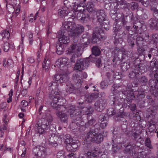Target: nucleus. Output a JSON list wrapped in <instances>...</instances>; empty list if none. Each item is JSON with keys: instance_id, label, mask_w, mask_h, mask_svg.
Listing matches in <instances>:
<instances>
[{"instance_id": "nucleus-1", "label": "nucleus", "mask_w": 158, "mask_h": 158, "mask_svg": "<svg viewBox=\"0 0 158 158\" xmlns=\"http://www.w3.org/2000/svg\"><path fill=\"white\" fill-rule=\"evenodd\" d=\"M64 27L69 31V35L71 37H77L82 33L84 31V27L81 25L76 26L75 24L72 22L64 23Z\"/></svg>"}, {"instance_id": "nucleus-2", "label": "nucleus", "mask_w": 158, "mask_h": 158, "mask_svg": "<svg viewBox=\"0 0 158 158\" xmlns=\"http://www.w3.org/2000/svg\"><path fill=\"white\" fill-rule=\"evenodd\" d=\"M52 121V118L49 114H46L39 121L37 128L38 133L43 134L45 130L48 129Z\"/></svg>"}, {"instance_id": "nucleus-3", "label": "nucleus", "mask_w": 158, "mask_h": 158, "mask_svg": "<svg viewBox=\"0 0 158 158\" xmlns=\"http://www.w3.org/2000/svg\"><path fill=\"white\" fill-rule=\"evenodd\" d=\"M123 94L127 96V98L131 100L135 99L138 101V104H140L139 102L145 97V95L142 93V94H139L138 92H135L131 88H128L126 89V90L122 91Z\"/></svg>"}, {"instance_id": "nucleus-4", "label": "nucleus", "mask_w": 158, "mask_h": 158, "mask_svg": "<svg viewBox=\"0 0 158 158\" xmlns=\"http://www.w3.org/2000/svg\"><path fill=\"white\" fill-rule=\"evenodd\" d=\"M149 75L151 77L154 76L155 79H150L149 81V85L152 89H155L153 93L158 94V69L151 72Z\"/></svg>"}, {"instance_id": "nucleus-5", "label": "nucleus", "mask_w": 158, "mask_h": 158, "mask_svg": "<svg viewBox=\"0 0 158 158\" xmlns=\"http://www.w3.org/2000/svg\"><path fill=\"white\" fill-rule=\"evenodd\" d=\"M85 123L82 119L78 120L73 118L72 123L70 124V126L72 130H75L77 131L79 130L81 131L85 128Z\"/></svg>"}, {"instance_id": "nucleus-6", "label": "nucleus", "mask_w": 158, "mask_h": 158, "mask_svg": "<svg viewBox=\"0 0 158 158\" xmlns=\"http://www.w3.org/2000/svg\"><path fill=\"white\" fill-rule=\"evenodd\" d=\"M85 139L87 141L94 142L99 143L103 140L102 135L101 133L97 134L96 133L89 132L87 134Z\"/></svg>"}, {"instance_id": "nucleus-7", "label": "nucleus", "mask_w": 158, "mask_h": 158, "mask_svg": "<svg viewBox=\"0 0 158 158\" xmlns=\"http://www.w3.org/2000/svg\"><path fill=\"white\" fill-rule=\"evenodd\" d=\"M89 59L90 57L77 60L74 67L75 69L79 71H81L87 68L89 64Z\"/></svg>"}, {"instance_id": "nucleus-8", "label": "nucleus", "mask_w": 158, "mask_h": 158, "mask_svg": "<svg viewBox=\"0 0 158 158\" xmlns=\"http://www.w3.org/2000/svg\"><path fill=\"white\" fill-rule=\"evenodd\" d=\"M69 31L68 30L65 29L64 27V24H63L61 29L58 32L57 36V37L59 38V40L60 43L66 44L69 42V37L64 35L66 32H68L69 34Z\"/></svg>"}, {"instance_id": "nucleus-9", "label": "nucleus", "mask_w": 158, "mask_h": 158, "mask_svg": "<svg viewBox=\"0 0 158 158\" xmlns=\"http://www.w3.org/2000/svg\"><path fill=\"white\" fill-rule=\"evenodd\" d=\"M140 61L137 60H135L134 61V69L135 71L132 70L129 73V77L130 78H133L136 76L138 74L139 75L142 74L141 69V68L142 66V64H140Z\"/></svg>"}, {"instance_id": "nucleus-10", "label": "nucleus", "mask_w": 158, "mask_h": 158, "mask_svg": "<svg viewBox=\"0 0 158 158\" xmlns=\"http://www.w3.org/2000/svg\"><path fill=\"white\" fill-rule=\"evenodd\" d=\"M32 153L35 156L42 158L47 154L46 149L43 146H36L33 149Z\"/></svg>"}, {"instance_id": "nucleus-11", "label": "nucleus", "mask_w": 158, "mask_h": 158, "mask_svg": "<svg viewBox=\"0 0 158 158\" xmlns=\"http://www.w3.org/2000/svg\"><path fill=\"white\" fill-rule=\"evenodd\" d=\"M68 60V59L66 57L61 58L58 59L56 62L57 66L60 68V70L64 71L65 73H66L68 70L67 64Z\"/></svg>"}, {"instance_id": "nucleus-12", "label": "nucleus", "mask_w": 158, "mask_h": 158, "mask_svg": "<svg viewBox=\"0 0 158 158\" xmlns=\"http://www.w3.org/2000/svg\"><path fill=\"white\" fill-rule=\"evenodd\" d=\"M104 33L103 31L99 28L97 32H94L92 37L93 42L97 43L99 40L106 39V37L104 35Z\"/></svg>"}, {"instance_id": "nucleus-13", "label": "nucleus", "mask_w": 158, "mask_h": 158, "mask_svg": "<svg viewBox=\"0 0 158 158\" xmlns=\"http://www.w3.org/2000/svg\"><path fill=\"white\" fill-rule=\"evenodd\" d=\"M106 101L105 100H100L96 101L94 103L95 109L98 111L101 112L105 107Z\"/></svg>"}, {"instance_id": "nucleus-14", "label": "nucleus", "mask_w": 158, "mask_h": 158, "mask_svg": "<svg viewBox=\"0 0 158 158\" xmlns=\"http://www.w3.org/2000/svg\"><path fill=\"white\" fill-rule=\"evenodd\" d=\"M65 101L64 99L62 98H58L57 96H56L54 97L53 98L52 102L51 103V105L54 108H55L58 110L60 106L63 107V106L64 103L63 102L62 104H58L56 106V104L59 102L60 103V104L61 102H64Z\"/></svg>"}, {"instance_id": "nucleus-15", "label": "nucleus", "mask_w": 158, "mask_h": 158, "mask_svg": "<svg viewBox=\"0 0 158 158\" xmlns=\"http://www.w3.org/2000/svg\"><path fill=\"white\" fill-rule=\"evenodd\" d=\"M70 116L73 119L75 118L76 119H81V112L80 110L77 109L75 107H73L70 110Z\"/></svg>"}, {"instance_id": "nucleus-16", "label": "nucleus", "mask_w": 158, "mask_h": 158, "mask_svg": "<svg viewBox=\"0 0 158 158\" xmlns=\"http://www.w3.org/2000/svg\"><path fill=\"white\" fill-rule=\"evenodd\" d=\"M80 145V143H77V141L72 142L66 146V149L68 151L74 152L78 149Z\"/></svg>"}, {"instance_id": "nucleus-17", "label": "nucleus", "mask_w": 158, "mask_h": 158, "mask_svg": "<svg viewBox=\"0 0 158 158\" xmlns=\"http://www.w3.org/2000/svg\"><path fill=\"white\" fill-rule=\"evenodd\" d=\"M81 48L76 44L71 45L68 49V53L74 52L77 55L80 54Z\"/></svg>"}, {"instance_id": "nucleus-18", "label": "nucleus", "mask_w": 158, "mask_h": 158, "mask_svg": "<svg viewBox=\"0 0 158 158\" xmlns=\"http://www.w3.org/2000/svg\"><path fill=\"white\" fill-rule=\"evenodd\" d=\"M56 114L62 122L64 123H67L68 116L66 113H64L63 111L58 110L56 112Z\"/></svg>"}, {"instance_id": "nucleus-19", "label": "nucleus", "mask_w": 158, "mask_h": 158, "mask_svg": "<svg viewBox=\"0 0 158 158\" xmlns=\"http://www.w3.org/2000/svg\"><path fill=\"white\" fill-rule=\"evenodd\" d=\"M68 79V77L66 75L58 74H55L54 78V80L56 82H58V84L67 81Z\"/></svg>"}, {"instance_id": "nucleus-20", "label": "nucleus", "mask_w": 158, "mask_h": 158, "mask_svg": "<svg viewBox=\"0 0 158 158\" xmlns=\"http://www.w3.org/2000/svg\"><path fill=\"white\" fill-rule=\"evenodd\" d=\"M95 13L97 15V20L99 22L102 23L105 21L106 15L103 10H97Z\"/></svg>"}, {"instance_id": "nucleus-21", "label": "nucleus", "mask_w": 158, "mask_h": 158, "mask_svg": "<svg viewBox=\"0 0 158 158\" xmlns=\"http://www.w3.org/2000/svg\"><path fill=\"white\" fill-rule=\"evenodd\" d=\"M10 36V33L8 31L4 30L0 33V41H5L7 40Z\"/></svg>"}, {"instance_id": "nucleus-22", "label": "nucleus", "mask_w": 158, "mask_h": 158, "mask_svg": "<svg viewBox=\"0 0 158 158\" xmlns=\"http://www.w3.org/2000/svg\"><path fill=\"white\" fill-rule=\"evenodd\" d=\"M100 152L95 150L93 152H88L86 153L87 158H98Z\"/></svg>"}, {"instance_id": "nucleus-23", "label": "nucleus", "mask_w": 158, "mask_h": 158, "mask_svg": "<svg viewBox=\"0 0 158 158\" xmlns=\"http://www.w3.org/2000/svg\"><path fill=\"white\" fill-rule=\"evenodd\" d=\"M69 12V10L63 6L61 9L58 10V14L60 17H62L64 16H67Z\"/></svg>"}, {"instance_id": "nucleus-24", "label": "nucleus", "mask_w": 158, "mask_h": 158, "mask_svg": "<svg viewBox=\"0 0 158 158\" xmlns=\"http://www.w3.org/2000/svg\"><path fill=\"white\" fill-rule=\"evenodd\" d=\"M98 98V96L95 94H92L90 95L85 96V100L88 102L91 103Z\"/></svg>"}, {"instance_id": "nucleus-25", "label": "nucleus", "mask_w": 158, "mask_h": 158, "mask_svg": "<svg viewBox=\"0 0 158 158\" xmlns=\"http://www.w3.org/2000/svg\"><path fill=\"white\" fill-rule=\"evenodd\" d=\"M86 6L88 12L94 13L97 11L94 8V5L92 2H89Z\"/></svg>"}, {"instance_id": "nucleus-26", "label": "nucleus", "mask_w": 158, "mask_h": 158, "mask_svg": "<svg viewBox=\"0 0 158 158\" xmlns=\"http://www.w3.org/2000/svg\"><path fill=\"white\" fill-rule=\"evenodd\" d=\"M71 1V3L72 4L73 9L79 10H80L78 9V7L81 6L80 5V0H70Z\"/></svg>"}, {"instance_id": "nucleus-27", "label": "nucleus", "mask_w": 158, "mask_h": 158, "mask_svg": "<svg viewBox=\"0 0 158 158\" xmlns=\"http://www.w3.org/2000/svg\"><path fill=\"white\" fill-rule=\"evenodd\" d=\"M150 66L153 68V70L152 71H153L154 70H156L158 69L156 68L157 67L158 64V61L155 58H153L152 61H151L150 63Z\"/></svg>"}, {"instance_id": "nucleus-28", "label": "nucleus", "mask_w": 158, "mask_h": 158, "mask_svg": "<svg viewBox=\"0 0 158 158\" xmlns=\"http://www.w3.org/2000/svg\"><path fill=\"white\" fill-rule=\"evenodd\" d=\"M63 46L61 44H58L56 45V51L58 55H61L63 53L64 51Z\"/></svg>"}, {"instance_id": "nucleus-29", "label": "nucleus", "mask_w": 158, "mask_h": 158, "mask_svg": "<svg viewBox=\"0 0 158 158\" xmlns=\"http://www.w3.org/2000/svg\"><path fill=\"white\" fill-rule=\"evenodd\" d=\"M80 15L81 18L79 19V20L82 22H84L89 19V16L87 13L83 14V13H80L79 14Z\"/></svg>"}, {"instance_id": "nucleus-30", "label": "nucleus", "mask_w": 158, "mask_h": 158, "mask_svg": "<svg viewBox=\"0 0 158 158\" xmlns=\"http://www.w3.org/2000/svg\"><path fill=\"white\" fill-rule=\"evenodd\" d=\"M133 147L130 145H127L124 150V152L125 153H129L132 155L134 150Z\"/></svg>"}, {"instance_id": "nucleus-31", "label": "nucleus", "mask_w": 158, "mask_h": 158, "mask_svg": "<svg viewBox=\"0 0 158 158\" xmlns=\"http://www.w3.org/2000/svg\"><path fill=\"white\" fill-rule=\"evenodd\" d=\"M76 89L73 84H71L67 86L66 89L67 92H68L69 93H75L76 92Z\"/></svg>"}, {"instance_id": "nucleus-32", "label": "nucleus", "mask_w": 158, "mask_h": 158, "mask_svg": "<svg viewBox=\"0 0 158 158\" xmlns=\"http://www.w3.org/2000/svg\"><path fill=\"white\" fill-rule=\"evenodd\" d=\"M58 82H52L49 84V89H52V91L56 90L58 88Z\"/></svg>"}, {"instance_id": "nucleus-33", "label": "nucleus", "mask_w": 158, "mask_h": 158, "mask_svg": "<svg viewBox=\"0 0 158 158\" xmlns=\"http://www.w3.org/2000/svg\"><path fill=\"white\" fill-rule=\"evenodd\" d=\"M64 7H66L69 10L73 9L72 4L71 3V1L70 0H64Z\"/></svg>"}, {"instance_id": "nucleus-34", "label": "nucleus", "mask_w": 158, "mask_h": 158, "mask_svg": "<svg viewBox=\"0 0 158 158\" xmlns=\"http://www.w3.org/2000/svg\"><path fill=\"white\" fill-rule=\"evenodd\" d=\"M92 54L95 56H99L100 53V50L96 46H94L92 48Z\"/></svg>"}, {"instance_id": "nucleus-35", "label": "nucleus", "mask_w": 158, "mask_h": 158, "mask_svg": "<svg viewBox=\"0 0 158 158\" xmlns=\"http://www.w3.org/2000/svg\"><path fill=\"white\" fill-rule=\"evenodd\" d=\"M130 67V65L127 62H124L121 64V68L122 71H127Z\"/></svg>"}, {"instance_id": "nucleus-36", "label": "nucleus", "mask_w": 158, "mask_h": 158, "mask_svg": "<svg viewBox=\"0 0 158 158\" xmlns=\"http://www.w3.org/2000/svg\"><path fill=\"white\" fill-rule=\"evenodd\" d=\"M150 26L153 28H157V20L154 19H152L150 23Z\"/></svg>"}, {"instance_id": "nucleus-37", "label": "nucleus", "mask_w": 158, "mask_h": 158, "mask_svg": "<svg viewBox=\"0 0 158 158\" xmlns=\"http://www.w3.org/2000/svg\"><path fill=\"white\" fill-rule=\"evenodd\" d=\"M3 65L4 67L6 66H10L11 64L12 63V60L10 59H8L6 61V59H4L3 61Z\"/></svg>"}, {"instance_id": "nucleus-38", "label": "nucleus", "mask_w": 158, "mask_h": 158, "mask_svg": "<svg viewBox=\"0 0 158 158\" xmlns=\"http://www.w3.org/2000/svg\"><path fill=\"white\" fill-rule=\"evenodd\" d=\"M65 141L64 142L66 144V146L68 144H70L72 142V139L71 138L70 135H66L65 137Z\"/></svg>"}, {"instance_id": "nucleus-39", "label": "nucleus", "mask_w": 158, "mask_h": 158, "mask_svg": "<svg viewBox=\"0 0 158 158\" xmlns=\"http://www.w3.org/2000/svg\"><path fill=\"white\" fill-rule=\"evenodd\" d=\"M49 63L50 60H46V59H45L43 63V67L44 69H45L46 70H47L49 67Z\"/></svg>"}, {"instance_id": "nucleus-40", "label": "nucleus", "mask_w": 158, "mask_h": 158, "mask_svg": "<svg viewBox=\"0 0 158 158\" xmlns=\"http://www.w3.org/2000/svg\"><path fill=\"white\" fill-rule=\"evenodd\" d=\"M145 145L150 149H152L153 148L152 145L151 144V141L148 138H147L145 139Z\"/></svg>"}, {"instance_id": "nucleus-41", "label": "nucleus", "mask_w": 158, "mask_h": 158, "mask_svg": "<svg viewBox=\"0 0 158 158\" xmlns=\"http://www.w3.org/2000/svg\"><path fill=\"white\" fill-rule=\"evenodd\" d=\"M122 27L121 26L117 23H116L113 25V30L115 32L119 31H120Z\"/></svg>"}, {"instance_id": "nucleus-42", "label": "nucleus", "mask_w": 158, "mask_h": 158, "mask_svg": "<svg viewBox=\"0 0 158 158\" xmlns=\"http://www.w3.org/2000/svg\"><path fill=\"white\" fill-rule=\"evenodd\" d=\"M100 130V127L98 124H96L95 125L94 128H92V130L89 132H91L92 133L95 132L97 134H98V132Z\"/></svg>"}, {"instance_id": "nucleus-43", "label": "nucleus", "mask_w": 158, "mask_h": 158, "mask_svg": "<svg viewBox=\"0 0 158 158\" xmlns=\"http://www.w3.org/2000/svg\"><path fill=\"white\" fill-rule=\"evenodd\" d=\"M65 156L64 155V152L63 150L59 151L57 153V158H65Z\"/></svg>"}, {"instance_id": "nucleus-44", "label": "nucleus", "mask_w": 158, "mask_h": 158, "mask_svg": "<svg viewBox=\"0 0 158 158\" xmlns=\"http://www.w3.org/2000/svg\"><path fill=\"white\" fill-rule=\"evenodd\" d=\"M14 8L15 10V13L16 15L15 16H17L19 14L20 11V6L19 3H16L15 6L13 7Z\"/></svg>"}, {"instance_id": "nucleus-45", "label": "nucleus", "mask_w": 158, "mask_h": 158, "mask_svg": "<svg viewBox=\"0 0 158 158\" xmlns=\"http://www.w3.org/2000/svg\"><path fill=\"white\" fill-rule=\"evenodd\" d=\"M107 113L109 116H111L114 114L116 111L113 108H109L107 110Z\"/></svg>"}, {"instance_id": "nucleus-46", "label": "nucleus", "mask_w": 158, "mask_h": 158, "mask_svg": "<svg viewBox=\"0 0 158 158\" xmlns=\"http://www.w3.org/2000/svg\"><path fill=\"white\" fill-rule=\"evenodd\" d=\"M156 128L155 123H150L148 127V130L150 132H152L154 131Z\"/></svg>"}, {"instance_id": "nucleus-47", "label": "nucleus", "mask_w": 158, "mask_h": 158, "mask_svg": "<svg viewBox=\"0 0 158 158\" xmlns=\"http://www.w3.org/2000/svg\"><path fill=\"white\" fill-rule=\"evenodd\" d=\"M120 21L123 26L126 25L127 22L126 21V19L124 15H122L120 18Z\"/></svg>"}, {"instance_id": "nucleus-48", "label": "nucleus", "mask_w": 158, "mask_h": 158, "mask_svg": "<svg viewBox=\"0 0 158 158\" xmlns=\"http://www.w3.org/2000/svg\"><path fill=\"white\" fill-rule=\"evenodd\" d=\"M131 8L133 10L136 9L138 7V4L135 2H132L130 3Z\"/></svg>"}, {"instance_id": "nucleus-49", "label": "nucleus", "mask_w": 158, "mask_h": 158, "mask_svg": "<svg viewBox=\"0 0 158 158\" xmlns=\"http://www.w3.org/2000/svg\"><path fill=\"white\" fill-rule=\"evenodd\" d=\"M100 126L102 128H105L107 125V120H105L104 121L99 122Z\"/></svg>"}, {"instance_id": "nucleus-50", "label": "nucleus", "mask_w": 158, "mask_h": 158, "mask_svg": "<svg viewBox=\"0 0 158 158\" xmlns=\"http://www.w3.org/2000/svg\"><path fill=\"white\" fill-rule=\"evenodd\" d=\"M133 38H128L127 40L129 45L131 46V47H133V46L135 45L134 42L133 41Z\"/></svg>"}, {"instance_id": "nucleus-51", "label": "nucleus", "mask_w": 158, "mask_h": 158, "mask_svg": "<svg viewBox=\"0 0 158 158\" xmlns=\"http://www.w3.org/2000/svg\"><path fill=\"white\" fill-rule=\"evenodd\" d=\"M9 44L7 42H6L4 44L3 50L5 52H7L9 49Z\"/></svg>"}, {"instance_id": "nucleus-52", "label": "nucleus", "mask_w": 158, "mask_h": 158, "mask_svg": "<svg viewBox=\"0 0 158 158\" xmlns=\"http://www.w3.org/2000/svg\"><path fill=\"white\" fill-rule=\"evenodd\" d=\"M99 122H101L102 121H104L105 120H107V119L106 118V117L104 114H100L99 117Z\"/></svg>"}, {"instance_id": "nucleus-53", "label": "nucleus", "mask_w": 158, "mask_h": 158, "mask_svg": "<svg viewBox=\"0 0 158 158\" xmlns=\"http://www.w3.org/2000/svg\"><path fill=\"white\" fill-rule=\"evenodd\" d=\"M101 87L102 88H106L108 86L107 83L105 81H102L100 84Z\"/></svg>"}, {"instance_id": "nucleus-54", "label": "nucleus", "mask_w": 158, "mask_h": 158, "mask_svg": "<svg viewBox=\"0 0 158 158\" xmlns=\"http://www.w3.org/2000/svg\"><path fill=\"white\" fill-rule=\"evenodd\" d=\"M143 40V38L140 36H138L136 39V42L137 44H139Z\"/></svg>"}, {"instance_id": "nucleus-55", "label": "nucleus", "mask_w": 158, "mask_h": 158, "mask_svg": "<svg viewBox=\"0 0 158 158\" xmlns=\"http://www.w3.org/2000/svg\"><path fill=\"white\" fill-rule=\"evenodd\" d=\"M140 81L142 83L145 84L147 82L148 80L145 76H143L141 78Z\"/></svg>"}, {"instance_id": "nucleus-56", "label": "nucleus", "mask_w": 158, "mask_h": 158, "mask_svg": "<svg viewBox=\"0 0 158 158\" xmlns=\"http://www.w3.org/2000/svg\"><path fill=\"white\" fill-rule=\"evenodd\" d=\"M78 104L79 105L78 106V108L80 109H82L84 108L85 106V103L83 102H80L78 101Z\"/></svg>"}, {"instance_id": "nucleus-57", "label": "nucleus", "mask_w": 158, "mask_h": 158, "mask_svg": "<svg viewBox=\"0 0 158 158\" xmlns=\"http://www.w3.org/2000/svg\"><path fill=\"white\" fill-rule=\"evenodd\" d=\"M28 103L25 100H23L21 103V106L23 107H25L28 105Z\"/></svg>"}, {"instance_id": "nucleus-58", "label": "nucleus", "mask_w": 158, "mask_h": 158, "mask_svg": "<svg viewBox=\"0 0 158 158\" xmlns=\"http://www.w3.org/2000/svg\"><path fill=\"white\" fill-rule=\"evenodd\" d=\"M0 129H1V130H0V131L1 132V135L0 136V137H2L3 136V135L4 134V132L2 131V130H6V127L5 125H4L3 127L2 128H1L0 127Z\"/></svg>"}, {"instance_id": "nucleus-59", "label": "nucleus", "mask_w": 158, "mask_h": 158, "mask_svg": "<svg viewBox=\"0 0 158 158\" xmlns=\"http://www.w3.org/2000/svg\"><path fill=\"white\" fill-rule=\"evenodd\" d=\"M7 104L6 102H2L0 104V110H2L6 107Z\"/></svg>"}, {"instance_id": "nucleus-60", "label": "nucleus", "mask_w": 158, "mask_h": 158, "mask_svg": "<svg viewBox=\"0 0 158 158\" xmlns=\"http://www.w3.org/2000/svg\"><path fill=\"white\" fill-rule=\"evenodd\" d=\"M93 111L94 110L92 107L91 106H89L87 108V112H88L87 113V114H92L93 112Z\"/></svg>"}, {"instance_id": "nucleus-61", "label": "nucleus", "mask_w": 158, "mask_h": 158, "mask_svg": "<svg viewBox=\"0 0 158 158\" xmlns=\"http://www.w3.org/2000/svg\"><path fill=\"white\" fill-rule=\"evenodd\" d=\"M26 35L29 38V39H32L33 38V34L30 31L27 32L26 33Z\"/></svg>"}, {"instance_id": "nucleus-62", "label": "nucleus", "mask_w": 158, "mask_h": 158, "mask_svg": "<svg viewBox=\"0 0 158 158\" xmlns=\"http://www.w3.org/2000/svg\"><path fill=\"white\" fill-rule=\"evenodd\" d=\"M49 144L50 145L54 147H56L57 145V143L56 141L52 142L49 141Z\"/></svg>"}, {"instance_id": "nucleus-63", "label": "nucleus", "mask_w": 158, "mask_h": 158, "mask_svg": "<svg viewBox=\"0 0 158 158\" xmlns=\"http://www.w3.org/2000/svg\"><path fill=\"white\" fill-rule=\"evenodd\" d=\"M118 150L117 147L116 145H113L112 147V150L114 153L117 151Z\"/></svg>"}, {"instance_id": "nucleus-64", "label": "nucleus", "mask_w": 158, "mask_h": 158, "mask_svg": "<svg viewBox=\"0 0 158 158\" xmlns=\"http://www.w3.org/2000/svg\"><path fill=\"white\" fill-rule=\"evenodd\" d=\"M27 90L26 89H23L22 91L21 94L23 96H25L27 94Z\"/></svg>"}]
</instances>
